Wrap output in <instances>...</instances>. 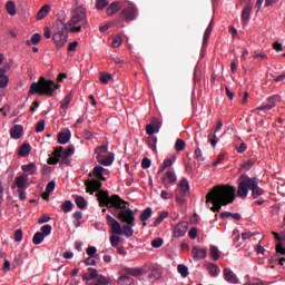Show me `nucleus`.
Instances as JSON below:
<instances>
[{"mask_svg": "<svg viewBox=\"0 0 285 285\" xmlns=\"http://www.w3.org/2000/svg\"><path fill=\"white\" fill-rule=\"evenodd\" d=\"M244 285H266V283L259 278H250Z\"/></svg>", "mask_w": 285, "mask_h": 285, "instance_id": "obj_47", "label": "nucleus"}, {"mask_svg": "<svg viewBox=\"0 0 285 285\" xmlns=\"http://www.w3.org/2000/svg\"><path fill=\"white\" fill-rule=\"evenodd\" d=\"M97 163L101 164L102 166H112V163L115 161V155L110 154L108 156L106 155H99L96 156Z\"/></svg>", "mask_w": 285, "mask_h": 285, "instance_id": "obj_18", "label": "nucleus"}, {"mask_svg": "<svg viewBox=\"0 0 285 285\" xmlns=\"http://www.w3.org/2000/svg\"><path fill=\"white\" fill-rule=\"evenodd\" d=\"M14 184H16L17 188H19L20 190H26V188H28V186H29L28 174H22V175L16 177Z\"/></svg>", "mask_w": 285, "mask_h": 285, "instance_id": "obj_15", "label": "nucleus"}, {"mask_svg": "<svg viewBox=\"0 0 285 285\" xmlns=\"http://www.w3.org/2000/svg\"><path fill=\"white\" fill-rule=\"evenodd\" d=\"M21 239H23V232L21 229H17L14 233V240L21 242Z\"/></svg>", "mask_w": 285, "mask_h": 285, "instance_id": "obj_57", "label": "nucleus"}, {"mask_svg": "<svg viewBox=\"0 0 285 285\" xmlns=\"http://www.w3.org/2000/svg\"><path fill=\"white\" fill-rule=\"evenodd\" d=\"M104 170H106L102 166H96L94 168V175L97 177V179L87 180L86 187L87 193H90V195H94L101 188V181H106V177H104Z\"/></svg>", "mask_w": 285, "mask_h": 285, "instance_id": "obj_9", "label": "nucleus"}, {"mask_svg": "<svg viewBox=\"0 0 285 285\" xmlns=\"http://www.w3.org/2000/svg\"><path fill=\"white\" fill-rule=\"evenodd\" d=\"M86 253L88 257H95V255H97V247L90 246L87 248Z\"/></svg>", "mask_w": 285, "mask_h": 285, "instance_id": "obj_56", "label": "nucleus"}, {"mask_svg": "<svg viewBox=\"0 0 285 285\" xmlns=\"http://www.w3.org/2000/svg\"><path fill=\"white\" fill-rule=\"evenodd\" d=\"M150 159L149 158H144L142 161H141V167L147 169V168H150Z\"/></svg>", "mask_w": 285, "mask_h": 285, "instance_id": "obj_64", "label": "nucleus"}, {"mask_svg": "<svg viewBox=\"0 0 285 285\" xmlns=\"http://www.w3.org/2000/svg\"><path fill=\"white\" fill-rule=\"evenodd\" d=\"M153 248H161L164 246V239L163 238H156L151 242Z\"/></svg>", "mask_w": 285, "mask_h": 285, "instance_id": "obj_53", "label": "nucleus"}, {"mask_svg": "<svg viewBox=\"0 0 285 285\" xmlns=\"http://www.w3.org/2000/svg\"><path fill=\"white\" fill-rule=\"evenodd\" d=\"M146 132H147V135H149L150 137H153V135H155V132H157V129H156L155 125H151V122L148 124V125L146 126Z\"/></svg>", "mask_w": 285, "mask_h": 285, "instance_id": "obj_50", "label": "nucleus"}, {"mask_svg": "<svg viewBox=\"0 0 285 285\" xmlns=\"http://www.w3.org/2000/svg\"><path fill=\"white\" fill-rule=\"evenodd\" d=\"M50 12V7L48 4H45L37 13V20L41 21V19H46L48 17V13Z\"/></svg>", "mask_w": 285, "mask_h": 285, "instance_id": "obj_32", "label": "nucleus"}, {"mask_svg": "<svg viewBox=\"0 0 285 285\" xmlns=\"http://www.w3.org/2000/svg\"><path fill=\"white\" fill-rule=\"evenodd\" d=\"M72 102V94L67 95L60 105V112L62 115V117H66V114L68 112V108L70 106V104Z\"/></svg>", "mask_w": 285, "mask_h": 285, "instance_id": "obj_19", "label": "nucleus"}, {"mask_svg": "<svg viewBox=\"0 0 285 285\" xmlns=\"http://www.w3.org/2000/svg\"><path fill=\"white\" fill-rule=\"evenodd\" d=\"M111 46L112 48H119L121 46V36H115Z\"/></svg>", "mask_w": 285, "mask_h": 285, "instance_id": "obj_55", "label": "nucleus"}, {"mask_svg": "<svg viewBox=\"0 0 285 285\" xmlns=\"http://www.w3.org/2000/svg\"><path fill=\"white\" fill-rule=\"evenodd\" d=\"M190 239H197V227H191L188 233Z\"/></svg>", "mask_w": 285, "mask_h": 285, "instance_id": "obj_60", "label": "nucleus"}, {"mask_svg": "<svg viewBox=\"0 0 285 285\" xmlns=\"http://www.w3.org/2000/svg\"><path fill=\"white\" fill-rule=\"evenodd\" d=\"M11 139H21L23 137V126L16 125L10 129Z\"/></svg>", "mask_w": 285, "mask_h": 285, "instance_id": "obj_21", "label": "nucleus"}, {"mask_svg": "<svg viewBox=\"0 0 285 285\" xmlns=\"http://www.w3.org/2000/svg\"><path fill=\"white\" fill-rule=\"evenodd\" d=\"M253 10V4H247L242 12V20L244 23L250 21V11Z\"/></svg>", "mask_w": 285, "mask_h": 285, "instance_id": "obj_29", "label": "nucleus"}, {"mask_svg": "<svg viewBox=\"0 0 285 285\" xmlns=\"http://www.w3.org/2000/svg\"><path fill=\"white\" fill-rule=\"evenodd\" d=\"M95 153H96L97 157H99V155H104V154L108 153V147L106 145H102V146L96 148Z\"/></svg>", "mask_w": 285, "mask_h": 285, "instance_id": "obj_54", "label": "nucleus"}, {"mask_svg": "<svg viewBox=\"0 0 285 285\" xmlns=\"http://www.w3.org/2000/svg\"><path fill=\"white\" fill-rule=\"evenodd\" d=\"M118 284L132 285L135 284V279H132L126 272L121 271L120 276L118 277Z\"/></svg>", "mask_w": 285, "mask_h": 285, "instance_id": "obj_24", "label": "nucleus"}, {"mask_svg": "<svg viewBox=\"0 0 285 285\" xmlns=\"http://www.w3.org/2000/svg\"><path fill=\"white\" fill-rule=\"evenodd\" d=\"M207 271H208L210 277H218L219 273H222V271L219 269V266L214 263L207 264Z\"/></svg>", "mask_w": 285, "mask_h": 285, "instance_id": "obj_26", "label": "nucleus"}, {"mask_svg": "<svg viewBox=\"0 0 285 285\" xmlns=\"http://www.w3.org/2000/svg\"><path fill=\"white\" fill-rule=\"evenodd\" d=\"M209 255L214 259V262H217V259H219V248H217V246L215 245H210Z\"/></svg>", "mask_w": 285, "mask_h": 285, "instance_id": "obj_39", "label": "nucleus"}, {"mask_svg": "<svg viewBox=\"0 0 285 285\" xmlns=\"http://www.w3.org/2000/svg\"><path fill=\"white\" fill-rule=\"evenodd\" d=\"M161 184H164L166 188L175 186V184H177V174H175V171L171 170L165 173L164 176L161 177Z\"/></svg>", "mask_w": 285, "mask_h": 285, "instance_id": "obj_13", "label": "nucleus"}, {"mask_svg": "<svg viewBox=\"0 0 285 285\" xmlns=\"http://www.w3.org/2000/svg\"><path fill=\"white\" fill-rule=\"evenodd\" d=\"M108 3V0H98L96 2V8L97 10H104V8H107Z\"/></svg>", "mask_w": 285, "mask_h": 285, "instance_id": "obj_52", "label": "nucleus"}, {"mask_svg": "<svg viewBox=\"0 0 285 285\" xmlns=\"http://www.w3.org/2000/svg\"><path fill=\"white\" fill-rule=\"evenodd\" d=\"M191 255H193L194 259L199 262V259H206V256L208 255V250L204 247L195 246L191 249Z\"/></svg>", "mask_w": 285, "mask_h": 285, "instance_id": "obj_14", "label": "nucleus"}, {"mask_svg": "<svg viewBox=\"0 0 285 285\" xmlns=\"http://www.w3.org/2000/svg\"><path fill=\"white\" fill-rule=\"evenodd\" d=\"M41 42V35L33 33L30 40H27V46H38Z\"/></svg>", "mask_w": 285, "mask_h": 285, "instance_id": "obj_36", "label": "nucleus"}, {"mask_svg": "<svg viewBox=\"0 0 285 285\" xmlns=\"http://www.w3.org/2000/svg\"><path fill=\"white\" fill-rule=\"evenodd\" d=\"M43 239H46V235H42L41 232H37L33 235L32 242H33L35 246H39V244H41L43 242Z\"/></svg>", "mask_w": 285, "mask_h": 285, "instance_id": "obj_40", "label": "nucleus"}, {"mask_svg": "<svg viewBox=\"0 0 285 285\" xmlns=\"http://www.w3.org/2000/svg\"><path fill=\"white\" fill-rule=\"evenodd\" d=\"M63 27L67 32L71 33L81 32V30L88 29V11L86 8L81 4L73 7L70 13V19L68 22L63 23Z\"/></svg>", "mask_w": 285, "mask_h": 285, "instance_id": "obj_3", "label": "nucleus"}, {"mask_svg": "<svg viewBox=\"0 0 285 285\" xmlns=\"http://www.w3.org/2000/svg\"><path fill=\"white\" fill-rule=\"evenodd\" d=\"M97 282L98 284H101V285L110 284V279H108L106 276H98Z\"/></svg>", "mask_w": 285, "mask_h": 285, "instance_id": "obj_62", "label": "nucleus"}, {"mask_svg": "<svg viewBox=\"0 0 285 285\" xmlns=\"http://www.w3.org/2000/svg\"><path fill=\"white\" fill-rule=\"evenodd\" d=\"M177 271L179 273V275L184 278H186L189 273H188V266L184 265V264H180L177 266Z\"/></svg>", "mask_w": 285, "mask_h": 285, "instance_id": "obj_41", "label": "nucleus"}, {"mask_svg": "<svg viewBox=\"0 0 285 285\" xmlns=\"http://www.w3.org/2000/svg\"><path fill=\"white\" fill-rule=\"evenodd\" d=\"M21 170H23L24 175H37V165L35 163H30L28 165H22Z\"/></svg>", "mask_w": 285, "mask_h": 285, "instance_id": "obj_27", "label": "nucleus"}, {"mask_svg": "<svg viewBox=\"0 0 285 285\" xmlns=\"http://www.w3.org/2000/svg\"><path fill=\"white\" fill-rule=\"evenodd\" d=\"M48 222H50V216L43 214L39 219H38V224H48Z\"/></svg>", "mask_w": 285, "mask_h": 285, "instance_id": "obj_61", "label": "nucleus"}, {"mask_svg": "<svg viewBox=\"0 0 285 285\" xmlns=\"http://www.w3.org/2000/svg\"><path fill=\"white\" fill-rule=\"evenodd\" d=\"M235 187L230 185H217L206 195V204L213 213H219L222 206L235 202Z\"/></svg>", "mask_w": 285, "mask_h": 285, "instance_id": "obj_2", "label": "nucleus"}, {"mask_svg": "<svg viewBox=\"0 0 285 285\" xmlns=\"http://www.w3.org/2000/svg\"><path fill=\"white\" fill-rule=\"evenodd\" d=\"M187 230H188V223L181 222L175 226L174 235H175V237H184V235H186Z\"/></svg>", "mask_w": 285, "mask_h": 285, "instance_id": "obj_16", "label": "nucleus"}, {"mask_svg": "<svg viewBox=\"0 0 285 285\" xmlns=\"http://www.w3.org/2000/svg\"><path fill=\"white\" fill-rule=\"evenodd\" d=\"M248 190L252 191L253 199H258L264 195V189L259 187L257 178H252L248 175H242L238 178L237 197L246 199L248 197Z\"/></svg>", "mask_w": 285, "mask_h": 285, "instance_id": "obj_5", "label": "nucleus"}, {"mask_svg": "<svg viewBox=\"0 0 285 285\" xmlns=\"http://www.w3.org/2000/svg\"><path fill=\"white\" fill-rule=\"evenodd\" d=\"M124 3L121 1H115L107 8V14L108 17H112V14H117L121 8H124Z\"/></svg>", "mask_w": 285, "mask_h": 285, "instance_id": "obj_20", "label": "nucleus"}, {"mask_svg": "<svg viewBox=\"0 0 285 285\" xmlns=\"http://www.w3.org/2000/svg\"><path fill=\"white\" fill-rule=\"evenodd\" d=\"M224 278L229 283V284H237V275L234 274V272L230 268H225L224 269Z\"/></svg>", "mask_w": 285, "mask_h": 285, "instance_id": "obj_25", "label": "nucleus"}, {"mask_svg": "<svg viewBox=\"0 0 285 285\" xmlns=\"http://www.w3.org/2000/svg\"><path fill=\"white\" fill-rule=\"evenodd\" d=\"M150 124L156 127V132H159L163 126L161 121L158 118H153Z\"/></svg>", "mask_w": 285, "mask_h": 285, "instance_id": "obj_49", "label": "nucleus"}, {"mask_svg": "<svg viewBox=\"0 0 285 285\" xmlns=\"http://www.w3.org/2000/svg\"><path fill=\"white\" fill-rule=\"evenodd\" d=\"M75 202L76 206H78L80 210H86V208L88 207V202H86V198H83L82 196L76 197Z\"/></svg>", "mask_w": 285, "mask_h": 285, "instance_id": "obj_35", "label": "nucleus"}, {"mask_svg": "<svg viewBox=\"0 0 285 285\" xmlns=\"http://www.w3.org/2000/svg\"><path fill=\"white\" fill-rule=\"evenodd\" d=\"M228 217H233L235 222H239V219H242V214L239 213L233 214L230 212L220 213V219H228Z\"/></svg>", "mask_w": 285, "mask_h": 285, "instance_id": "obj_33", "label": "nucleus"}, {"mask_svg": "<svg viewBox=\"0 0 285 285\" xmlns=\"http://www.w3.org/2000/svg\"><path fill=\"white\" fill-rule=\"evenodd\" d=\"M185 148H186V141L178 138L175 142V150L177 153H181V150H184Z\"/></svg>", "mask_w": 285, "mask_h": 285, "instance_id": "obj_42", "label": "nucleus"}, {"mask_svg": "<svg viewBox=\"0 0 285 285\" xmlns=\"http://www.w3.org/2000/svg\"><path fill=\"white\" fill-rule=\"evenodd\" d=\"M40 233H42V235H45V237H48L50 235V233H52V226L51 225H43L40 228Z\"/></svg>", "mask_w": 285, "mask_h": 285, "instance_id": "obj_46", "label": "nucleus"}, {"mask_svg": "<svg viewBox=\"0 0 285 285\" xmlns=\"http://www.w3.org/2000/svg\"><path fill=\"white\" fill-rule=\"evenodd\" d=\"M46 130V120H40L36 125V132H43Z\"/></svg>", "mask_w": 285, "mask_h": 285, "instance_id": "obj_48", "label": "nucleus"}, {"mask_svg": "<svg viewBox=\"0 0 285 285\" xmlns=\"http://www.w3.org/2000/svg\"><path fill=\"white\" fill-rule=\"evenodd\" d=\"M75 155V146L70 145L67 149L63 147H59L53 151V156L49 157L48 164L51 166H55L57 164H62V165H70V159L69 157H72Z\"/></svg>", "mask_w": 285, "mask_h": 285, "instance_id": "obj_7", "label": "nucleus"}, {"mask_svg": "<svg viewBox=\"0 0 285 285\" xmlns=\"http://www.w3.org/2000/svg\"><path fill=\"white\" fill-rule=\"evenodd\" d=\"M62 213H70L72 210V202L66 200L61 206H60Z\"/></svg>", "mask_w": 285, "mask_h": 285, "instance_id": "obj_43", "label": "nucleus"}, {"mask_svg": "<svg viewBox=\"0 0 285 285\" xmlns=\"http://www.w3.org/2000/svg\"><path fill=\"white\" fill-rule=\"evenodd\" d=\"M70 141V132H59L58 134V142L59 144H68Z\"/></svg>", "mask_w": 285, "mask_h": 285, "instance_id": "obj_38", "label": "nucleus"}, {"mask_svg": "<svg viewBox=\"0 0 285 285\" xmlns=\"http://www.w3.org/2000/svg\"><path fill=\"white\" fill-rule=\"evenodd\" d=\"M213 32V20L209 22L208 27L205 30L204 37H203V48L202 50H206L208 47V41L210 39V35Z\"/></svg>", "mask_w": 285, "mask_h": 285, "instance_id": "obj_23", "label": "nucleus"}, {"mask_svg": "<svg viewBox=\"0 0 285 285\" xmlns=\"http://www.w3.org/2000/svg\"><path fill=\"white\" fill-rule=\"evenodd\" d=\"M63 27L67 32L71 33L81 32V30L88 29V11L86 8L81 4L73 7L70 13V19L68 22L63 23Z\"/></svg>", "mask_w": 285, "mask_h": 285, "instance_id": "obj_4", "label": "nucleus"}, {"mask_svg": "<svg viewBox=\"0 0 285 285\" xmlns=\"http://www.w3.org/2000/svg\"><path fill=\"white\" fill-rule=\"evenodd\" d=\"M166 217H168V212H163L158 218H156V220L154 222V226L157 227L159 226V224H161V222H164L166 219Z\"/></svg>", "mask_w": 285, "mask_h": 285, "instance_id": "obj_44", "label": "nucleus"}, {"mask_svg": "<svg viewBox=\"0 0 285 285\" xmlns=\"http://www.w3.org/2000/svg\"><path fill=\"white\" fill-rule=\"evenodd\" d=\"M61 85L55 83L53 80H47L46 77H40L38 82H32L30 86L29 94L31 95H48V97H52L55 90H59Z\"/></svg>", "mask_w": 285, "mask_h": 285, "instance_id": "obj_6", "label": "nucleus"}, {"mask_svg": "<svg viewBox=\"0 0 285 285\" xmlns=\"http://www.w3.org/2000/svg\"><path fill=\"white\" fill-rule=\"evenodd\" d=\"M148 145L150 146L154 153H157V137H149Z\"/></svg>", "mask_w": 285, "mask_h": 285, "instance_id": "obj_45", "label": "nucleus"}, {"mask_svg": "<svg viewBox=\"0 0 285 285\" xmlns=\"http://www.w3.org/2000/svg\"><path fill=\"white\" fill-rule=\"evenodd\" d=\"M9 82H10V77L6 75V69L0 68V88H8Z\"/></svg>", "mask_w": 285, "mask_h": 285, "instance_id": "obj_28", "label": "nucleus"}, {"mask_svg": "<svg viewBox=\"0 0 285 285\" xmlns=\"http://www.w3.org/2000/svg\"><path fill=\"white\" fill-rule=\"evenodd\" d=\"M138 17L139 10L132 2H127V6L120 11V18L127 22L135 21Z\"/></svg>", "mask_w": 285, "mask_h": 285, "instance_id": "obj_11", "label": "nucleus"}, {"mask_svg": "<svg viewBox=\"0 0 285 285\" xmlns=\"http://www.w3.org/2000/svg\"><path fill=\"white\" fill-rule=\"evenodd\" d=\"M109 242L114 248H118L119 244H121V238L119 237V234H114L109 237Z\"/></svg>", "mask_w": 285, "mask_h": 285, "instance_id": "obj_37", "label": "nucleus"}, {"mask_svg": "<svg viewBox=\"0 0 285 285\" xmlns=\"http://www.w3.org/2000/svg\"><path fill=\"white\" fill-rule=\"evenodd\" d=\"M6 10L10 17H14L17 14V4H14V1L9 0L6 3Z\"/></svg>", "mask_w": 285, "mask_h": 285, "instance_id": "obj_31", "label": "nucleus"}, {"mask_svg": "<svg viewBox=\"0 0 285 285\" xmlns=\"http://www.w3.org/2000/svg\"><path fill=\"white\" fill-rule=\"evenodd\" d=\"M96 197L98 198V202L100 203V206H106L107 208H110V206H114V208H117L120 210L118 217L120 222L115 219V217L110 216V214L106 215L107 225L109 226L112 235H124L125 237H132L135 235V212L126 205L128 203L119 195H112L111 197L107 194V191L99 190L96 194ZM121 224H126L121 227Z\"/></svg>", "mask_w": 285, "mask_h": 285, "instance_id": "obj_1", "label": "nucleus"}, {"mask_svg": "<svg viewBox=\"0 0 285 285\" xmlns=\"http://www.w3.org/2000/svg\"><path fill=\"white\" fill-rule=\"evenodd\" d=\"M129 277H141L144 271L139 267H125L122 269Z\"/></svg>", "mask_w": 285, "mask_h": 285, "instance_id": "obj_22", "label": "nucleus"}, {"mask_svg": "<svg viewBox=\"0 0 285 285\" xmlns=\"http://www.w3.org/2000/svg\"><path fill=\"white\" fill-rule=\"evenodd\" d=\"M278 101H279V96L277 95L271 96L267 99V102H264L261 107L254 109V112H256V115H261L259 112H268V110H273V108L277 106Z\"/></svg>", "mask_w": 285, "mask_h": 285, "instance_id": "obj_12", "label": "nucleus"}, {"mask_svg": "<svg viewBox=\"0 0 285 285\" xmlns=\"http://www.w3.org/2000/svg\"><path fill=\"white\" fill-rule=\"evenodd\" d=\"M275 239H276V255L279 257V255H285V239L279 237L277 233H273Z\"/></svg>", "mask_w": 285, "mask_h": 285, "instance_id": "obj_17", "label": "nucleus"}, {"mask_svg": "<svg viewBox=\"0 0 285 285\" xmlns=\"http://www.w3.org/2000/svg\"><path fill=\"white\" fill-rule=\"evenodd\" d=\"M52 39L57 48H63V46L68 43V32H66V27L63 26V21L57 20L53 23Z\"/></svg>", "mask_w": 285, "mask_h": 285, "instance_id": "obj_8", "label": "nucleus"}, {"mask_svg": "<svg viewBox=\"0 0 285 285\" xmlns=\"http://www.w3.org/2000/svg\"><path fill=\"white\" fill-rule=\"evenodd\" d=\"M55 186H56L55 180L49 181L47 187H46V191L47 193H53L55 191Z\"/></svg>", "mask_w": 285, "mask_h": 285, "instance_id": "obj_58", "label": "nucleus"}, {"mask_svg": "<svg viewBox=\"0 0 285 285\" xmlns=\"http://www.w3.org/2000/svg\"><path fill=\"white\" fill-rule=\"evenodd\" d=\"M160 197H161L163 199H173V193H168V191H166V190H161Z\"/></svg>", "mask_w": 285, "mask_h": 285, "instance_id": "obj_63", "label": "nucleus"}, {"mask_svg": "<svg viewBox=\"0 0 285 285\" xmlns=\"http://www.w3.org/2000/svg\"><path fill=\"white\" fill-rule=\"evenodd\" d=\"M153 217V208L147 207L141 214H140V222H144L142 226H146V222Z\"/></svg>", "mask_w": 285, "mask_h": 285, "instance_id": "obj_30", "label": "nucleus"}, {"mask_svg": "<svg viewBox=\"0 0 285 285\" xmlns=\"http://www.w3.org/2000/svg\"><path fill=\"white\" fill-rule=\"evenodd\" d=\"M188 195H190V184L188 183V179L184 178L179 181L178 187L176 189L177 204H184Z\"/></svg>", "mask_w": 285, "mask_h": 285, "instance_id": "obj_10", "label": "nucleus"}, {"mask_svg": "<svg viewBox=\"0 0 285 285\" xmlns=\"http://www.w3.org/2000/svg\"><path fill=\"white\" fill-rule=\"evenodd\" d=\"M100 81H101V83H108V81H112V75L101 73Z\"/></svg>", "mask_w": 285, "mask_h": 285, "instance_id": "obj_51", "label": "nucleus"}, {"mask_svg": "<svg viewBox=\"0 0 285 285\" xmlns=\"http://www.w3.org/2000/svg\"><path fill=\"white\" fill-rule=\"evenodd\" d=\"M195 157H196L197 161H204V155L202 154V149L197 148L195 150Z\"/></svg>", "mask_w": 285, "mask_h": 285, "instance_id": "obj_59", "label": "nucleus"}, {"mask_svg": "<svg viewBox=\"0 0 285 285\" xmlns=\"http://www.w3.org/2000/svg\"><path fill=\"white\" fill-rule=\"evenodd\" d=\"M32 150V148L30 147V145L28 144H23L20 148H19V156L20 157H28V155H30V151Z\"/></svg>", "mask_w": 285, "mask_h": 285, "instance_id": "obj_34", "label": "nucleus"}]
</instances>
